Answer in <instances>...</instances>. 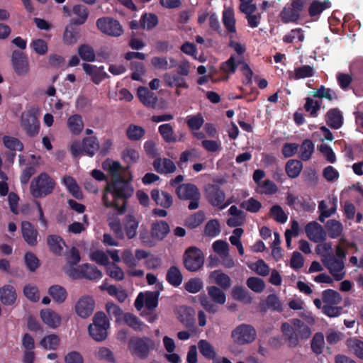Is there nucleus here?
Returning <instances> with one entry per match:
<instances>
[{
	"label": "nucleus",
	"instance_id": "nucleus-1",
	"mask_svg": "<svg viewBox=\"0 0 363 363\" xmlns=\"http://www.w3.org/2000/svg\"><path fill=\"white\" fill-rule=\"evenodd\" d=\"M103 168L108 170L112 179L108 182L104 191L102 201L106 208H114L118 214L125 211L126 199L133 194V187L128 167L123 168L119 162L107 160L103 163Z\"/></svg>",
	"mask_w": 363,
	"mask_h": 363
},
{
	"label": "nucleus",
	"instance_id": "nucleus-2",
	"mask_svg": "<svg viewBox=\"0 0 363 363\" xmlns=\"http://www.w3.org/2000/svg\"><path fill=\"white\" fill-rule=\"evenodd\" d=\"M93 323L88 326L89 335L96 342H101L106 339L109 321L104 312H97L94 314Z\"/></svg>",
	"mask_w": 363,
	"mask_h": 363
},
{
	"label": "nucleus",
	"instance_id": "nucleus-3",
	"mask_svg": "<svg viewBox=\"0 0 363 363\" xmlns=\"http://www.w3.org/2000/svg\"><path fill=\"white\" fill-rule=\"evenodd\" d=\"M55 186V182L48 174L41 173L31 182L30 193L35 198L43 197L51 194Z\"/></svg>",
	"mask_w": 363,
	"mask_h": 363
},
{
	"label": "nucleus",
	"instance_id": "nucleus-4",
	"mask_svg": "<svg viewBox=\"0 0 363 363\" xmlns=\"http://www.w3.org/2000/svg\"><path fill=\"white\" fill-rule=\"evenodd\" d=\"M129 349L132 354L140 359H145L155 347V342L147 337H133L129 341Z\"/></svg>",
	"mask_w": 363,
	"mask_h": 363
},
{
	"label": "nucleus",
	"instance_id": "nucleus-5",
	"mask_svg": "<svg viewBox=\"0 0 363 363\" xmlns=\"http://www.w3.org/2000/svg\"><path fill=\"white\" fill-rule=\"evenodd\" d=\"M205 194L208 203L220 210L225 208L230 203V201L224 203L225 194L218 184H208L205 187Z\"/></svg>",
	"mask_w": 363,
	"mask_h": 363
},
{
	"label": "nucleus",
	"instance_id": "nucleus-6",
	"mask_svg": "<svg viewBox=\"0 0 363 363\" xmlns=\"http://www.w3.org/2000/svg\"><path fill=\"white\" fill-rule=\"evenodd\" d=\"M204 257L202 251L196 247H190L186 250L183 256V264L190 272L199 270L203 264Z\"/></svg>",
	"mask_w": 363,
	"mask_h": 363
},
{
	"label": "nucleus",
	"instance_id": "nucleus-7",
	"mask_svg": "<svg viewBox=\"0 0 363 363\" xmlns=\"http://www.w3.org/2000/svg\"><path fill=\"white\" fill-rule=\"evenodd\" d=\"M233 341L238 345H245L252 342L257 337L256 330L249 324H240L231 333Z\"/></svg>",
	"mask_w": 363,
	"mask_h": 363
},
{
	"label": "nucleus",
	"instance_id": "nucleus-8",
	"mask_svg": "<svg viewBox=\"0 0 363 363\" xmlns=\"http://www.w3.org/2000/svg\"><path fill=\"white\" fill-rule=\"evenodd\" d=\"M96 26L102 33L113 37H118L123 33L121 23L117 20L110 17L99 18L96 21Z\"/></svg>",
	"mask_w": 363,
	"mask_h": 363
},
{
	"label": "nucleus",
	"instance_id": "nucleus-9",
	"mask_svg": "<svg viewBox=\"0 0 363 363\" xmlns=\"http://www.w3.org/2000/svg\"><path fill=\"white\" fill-rule=\"evenodd\" d=\"M69 277L73 279L84 278L94 280L101 279L102 273L96 266L90 264H84L78 266L77 271H69Z\"/></svg>",
	"mask_w": 363,
	"mask_h": 363
},
{
	"label": "nucleus",
	"instance_id": "nucleus-10",
	"mask_svg": "<svg viewBox=\"0 0 363 363\" xmlns=\"http://www.w3.org/2000/svg\"><path fill=\"white\" fill-rule=\"evenodd\" d=\"M322 262L336 281H341L344 279L345 272H343L345 267L343 260L337 259L333 255H328L326 258L322 259Z\"/></svg>",
	"mask_w": 363,
	"mask_h": 363
},
{
	"label": "nucleus",
	"instance_id": "nucleus-11",
	"mask_svg": "<svg viewBox=\"0 0 363 363\" xmlns=\"http://www.w3.org/2000/svg\"><path fill=\"white\" fill-rule=\"evenodd\" d=\"M21 125L26 134L30 137H34L38 134L39 121L36 116L30 112L22 113Z\"/></svg>",
	"mask_w": 363,
	"mask_h": 363
},
{
	"label": "nucleus",
	"instance_id": "nucleus-12",
	"mask_svg": "<svg viewBox=\"0 0 363 363\" xmlns=\"http://www.w3.org/2000/svg\"><path fill=\"white\" fill-rule=\"evenodd\" d=\"M201 194L198 187L193 184H183V199L190 200L188 208L194 210L199 208Z\"/></svg>",
	"mask_w": 363,
	"mask_h": 363
},
{
	"label": "nucleus",
	"instance_id": "nucleus-13",
	"mask_svg": "<svg viewBox=\"0 0 363 363\" xmlns=\"http://www.w3.org/2000/svg\"><path fill=\"white\" fill-rule=\"evenodd\" d=\"M303 10L296 6L293 1L287 4L283 8L279 13V17L282 23L286 24L289 23H297L300 18L301 12Z\"/></svg>",
	"mask_w": 363,
	"mask_h": 363
},
{
	"label": "nucleus",
	"instance_id": "nucleus-14",
	"mask_svg": "<svg viewBox=\"0 0 363 363\" xmlns=\"http://www.w3.org/2000/svg\"><path fill=\"white\" fill-rule=\"evenodd\" d=\"M94 305V301L91 297L83 296L76 303L75 312L81 318H86L92 314Z\"/></svg>",
	"mask_w": 363,
	"mask_h": 363
},
{
	"label": "nucleus",
	"instance_id": "nucleus-15",
	"mask_svg": "<svg viewBox=\"0 0 363 363\" xmlns=\"http://www.w3.org/2000/svg\"><path fill=\"white\" fill-rule=\"evenodd\" d=\"M12 64L16 73L18 75H26L29 71L28 58L22 52L13 51Z\"/></svg>",
	"mask_w": 363,
	"mask_h": 363
},
{
	"label": "nucleus",
	"instance_id": "nucleus-16",
	"mask_svg": "<svg viewBox=\"0 0 363 363\" xmlns=\"http://www.w3.org/2000/svg\"><path fill=\"white\" fill-rule=\"evenodd\" d=\"M307 237L315 242L325 240L326 233L320 224L315 221L308 223L305 228Z\"/></svg>",
	"mask_w": 363,
	"mask_h": 363
},
{
	"label": "nucleus",
	"instance_id": "nucleus-17",
	"mask_svg": "<svg viewBox=\"0 0 363 363\" xmlns=\"http://www.w3.org/2000/svg\"><path fill=\"white\" fill-rule=\"evenodd\" d=\"M21 233L25 242L30 246L38 244V233L33 225L28 221L21 223Z\"/></svg>",
	"mask_w": 363,
	"mask_h": 363
},
{
	"label": "nucleus",
	"instance_id": "nucleus-18",
	"mask_svg": "<svg viewBox=\"0 0 363 363\" xmlns=\"http://www.w3.org/2000/svg\"><path fill=\"white\" fill-rule=\"evenodd\" d=\"M83 69L96 84H99L103 79L109 77L108 74L104 71L103 66L96 67V65L84 63Z\"/></svg>",
	"mask_w": 363,
	"mask_h": 363
},
{
	"label": "nucleus",
	"instance_id": "nucleus-19",
	"mask_svg": "<svg viewBox=\"0 0 363 363\" xmlns=\"http://www.w3.org/2000/svg\"><path fill=\"white\" fill-rule=\"evenodd\" d=\"M123 232L128 239H133L137 235L139 226L138 219L132 214H128L123 220Z\"/></svg>",
	"mask_w": 363,
	"mask_h": 363
},
{
	"label": "nucleus",
	"instance_id": "nucleus-20",
	"mask_svg": "<svg viewBox=\"0 0 363 363\" xmlns=\"http://www.w3.org/2000/svg\"><path fill=\"white\" fill-rule=\"evenodd\" d=\"M327 125L333 129H339L343 124L342 113L338 108H330L325 114Z\"/></svg>",
	"mask_w": 363,
	"mask_h": 363
},
{
	"label": "nucleus",
	"instance_id": "nucleus-21",
	"mask_svg": "<svg viewBox=\"0 0 363 363\" xmlns=\"http://www.w3.org/2000/svg\"><path fill=\"white\" fill-rule=\"evenodd\" d=\"M77 25L69 22L63 33V42L66 45H73L76 43L80 38V29L77 27Z\"/></svg>",
	"mask_w": 363,
	"mask_h": 363
},
{
	"label": "nucleus",
	"instance_id": "nucleus-22",
	"mask_svg": "<svg viewBox=\"0 0 363 363\" xmlns=\"http://www.w3.org/2000/svg\"><path fill=\"white\" fill-rule=\"evenodd\" d=\"M40 318L43 323L51 328H56L61 323L60 315L50 308L41 310Z\"/></svg>",
	"mask_w": 363,
	"mask_h": 363
},
{
	"label": "nucleus",
	"instance_id": "nucleus-23",
	"mask_svg": "<svg viewBox=\"0 0 363 363\" xmlns=\"http://www.w3.org/2000/svg\"><path fill=\"white\" fill-rule=\"evenodd\" d=\"M138 96L140 101L148 108H157V96L146 87L140 86L138 89Z\"/></svg>",
	"mask_w": 363,
	"mask_h": 363
},
{
	"label": "nucleus",
	"instance_id": "nucleus-24",
	"mask_svg": "<svg viewBox=\"0 0 363 363\" xmlns=\"http://www.w3.org/2000/svg\"><path fill=\"white\" fill-rule=\"evenodd\" d=\"M169 232V226L164 220L153 223L151 226V237L157 240H163Z\"/></svg>",
	"mask_w": 363,
	"mask_h": 363
},
{
	"label": "nucleus",
	"instance_id": "nucleus-25",
	"mask_svg": "<svg viewBox=\"0 0 363 363\" xmlns=\"http://www.w3.org/2000/svg\"><path fill=\"white\" fill-rule=\"evenodd\" d=\"M17 298L15 288L11 285H5L0 288V301L6 306L14 304Z\"/></svg>",
	"mask_w": 363,
	"mask_h": 363
},
{
	"label": "nucleus",
	"instance_id": "nucleus-26",
	"mask_svg": "<svg viewBox=\"0 0 363 363\" xmlns=\"http://www.w3.org/2000/svg\"><path fill=\"white\" fill-rule=\"evenodd\" d=\"M72 12L76 17L72 18L70 22L78 26L85 23L89 15L88 9L82 4L74 5L72 8Z\"/></svg>",
	"mask_w": 363,
	"mask_h": 363
},
{
	"label": "nucleus",
	"instance_id": "nucleus-27",
	"mask_svg": "<svg viewBox=\"0 0 363 363\" xmlns=\"http://www.w3.org/2000/svg\"><path fill=\"white\" fill-rule=\"evenodd\" d=\"M281 330L288 340L289 346L290 347H296L298 345L300 337L292 325L286 322L283 323Z\"/></svg>",
	"mask_w": 363,
	"mask_h": 363
},
{
	"label": "nucleus",
	"instance_id": "nucleus-28",
	"mask_svg": "<svg viewBox=\"0 0 363 363\" xmlns=\"http://www.w3.org/2000/svg\"><path fill=\"white\" fill-rule=\"evenodd\" d=\"M210 279H213L216 284L223 290L228 289L231 286V279L230 277L222 272L220 270H215L210 274Z\"/></svg>",
	"mask_w": 363,
	"mask_h": 363
},
{
	"label": "nucleus",
	"instance_id": "nucleus-29",
	"mask_svg": "<svg viewBox=\"0 0 363 363\" xmlns=\"http://www.w3.org/2000/svg\"><path fill=\"white\" fill-rule=\"evenodd\" d=\"M151 197L157 205L167 208L172 204V197L167 192H160L158 189H153L151 191Z\"/></svg>",
	"mask_w": 363,
	"mask_h": 363
},
{
	"label": "nucleus",
	"instance_id": "nucleus-30",
	"mask_svg": "<svg viewBox=\"0 0 363 363\" xmlns=\"http://www.w3.org/2000/svg\"><path fill=\"white\" fill-rule=\"evenodd\" d=\"M208 295L213 303L223 305L225 303L226 296L221 288L216 286H209L206 287Z\"/></svg>",
	"mask_w": 363,
	"mask_h": 363
},
{
	"label": "nucleus",
	"instance_id": "nucleus-31",
	"mask_svg": "<svg viewBox=\"0 0 363 363\" xmlns=\"http://www.w3.org/2000/svg\"><path fill=\"white\" fill-rule=\"evenodd\" d=\"M81 259L79 250L73 247L69 252V257H68L66 264L64 266V271L69 276V271H77L78 267H76L77 264Z\"/></svg>",
	"mask_w": 363,
	"mask_h": 363
},
{
	"label": "nucleus",
	"instance_id": "nucleus-32",
	"mask_svg": "<svg viewBox=\"0 0 363 363\" xmlns=\"http://www.w3.org/2000/svg\"><path fill=\"white\" fill-rule=\"evenodd\" d=\"M291 325L294 328L300 339L306 340L311 335V328L303 320L298 318L294 319Z\"/></svg>",
	"mask_w": 363,
	"mask_h": 363
},
{
	"label": "nucleus",
	"instance_id": "nucleus-33",
	"mask_svg": "<svg viewBox=\"0 0 363 363\" xmlns=\"http://www.w3.org/2000/svg\"><path fill=\"white\" fill-rule=\"evenodd\" d=\"M303 169V164L298 160H289L285 166V171L289 178L298 177Z\"/></svg>",
	"mask_w": 363,
	"mask_h": 363
},
{
	"label": "nucleus",
	"instance_id": "nucleus-34",
	"mask_svg": "<svg viewBox=\"0 0 363 363\" xmlns=\"http://www.w3.org/2000/svg\"><path fill=\"white\" fill-rule=\"evenodd\" d=\"M47 242L52 251L55 255H61L65 243L62 238L56 235H51L47 238Z\"/></svg>",
	"mask_w": 363,
	"mask_h": 363
},
{
	"label": "nucleus",
	"instance_id": "nucleus-35",
	"mask_svg": "<svg viewBox=\"0 0 363 363\" xmlns=\"http://www.w3.org/2000/svg\"><path fill=\"white\" fill-rule=\"evenodd\" d=\"M342 299L340 294L333 289H326L322 293V300L325 305H337Z\"/></svg>",
	"mask_w": 363,
	"mask_h": 363
},
{
	"label": "nucleus",
	"instance_id": "nucleus-36",
	"mask_svg": "<svg viewBox=\"0 0 363 363\" xmlns=\"http://www.w3.org/2000/svg\"><path fill=\"white\" fill-rule=\"evenodd\" d=\"M67 126L72 133L79 135L84 128L82 116L79 114L71 116L67 120Z\"/></svg>",
	"mask_w": 363,
	"mask_h": 363
},
{
	"label": "nucleus",
	"instance_id": "nucleus-37",
	"mask_svg": "<svg viewBox=\"0 0 363 363\" xmlns=\"http://www.w3.org/2000/svg\"><path fill=\"white\" fill-rule=\"evenodd\" d=\"M314 152V144L310 139L303 140L299 148V157L303 161H308L311 158Z\"/></svg>",
	"mask_w": 363,
	"mask_h": 363
},
{
	"label": "nucleus",
	"instance_id": "nucleus-38",
	"mask_svg": "<svg viewBox=\"0 0 363 363\" xmlns=\"http://www.w3.org/2000/svg\"><path fill=\"white\" fill-rule=\"evenodd\" d=\"M328 235L330 238H337L342 233L343 227L342 223L336 220H329L325 224Z\"/></svg>",
	"mask_w": 363,
	"mask_h": 363
},
{
	"label": "nucleus",
	"instance_id": "nucleus-39",
	"mask_svg": "<svg viewBox=\"0 0 363 363\" xmlns=\"http://www.w3.org/2000/svg\"><path fill=\"white\" fill-rule=\"evenodd\" d=\"M82 145L84 152L90 157L94 156L95 152L99 149L98 140L94 136L84 138Z\"/></svg>",
	"mask_w": 363,
	"mask_h": 363
},
{
	"label": "nucleus",
	"instance_id": "nucleus-40",
	"mask_svg": "<svg viewBox=\"0 0 363 363\" xmlns=\"http://www.w3.org/2000/svg\"><path fill=\"white\" fill-rule=\"evenodd\" d=\"M63 183L74 198L77 199H82V192L73 177L70 176L64 177Z\"/></svg>",
	"mask_w": 363,
	"mask_h": 363
},
{
	"label": "nucleus",
	"instance_id": "nucleus-41",
	"mask_svg": "<svg viewBox=\"0 0 363 363\" xmlns=\"http://www.w3.org/2000/svg\"><path fill=\"white\" fill-rule=\"evenodd\" d=\"M49 294L59 303H63L67 298V293L66 289L60 285H53L49 289Z\"/></svg>",
	"mask_w": 363,
	"mask_h": 363
},
{
	"label": "nucleus",
	"instance_id": "nucleus-42",
	"mask_svg": "<svg viewBox=\"0 0 363 363\" xmlns=\"http://www.w3.org/2000/svg\"><path fill=\"white\" fill-rule=\"evenodd\" d=\"M158 23V18L155 13H145L140 18V27L143 29L151 30Z\"/></svg>",
	"mask_w": 363,
	"mask_h": 363
},
{
	"label": "nucleus",
	"instance_id": "nucleus-43",
	"mask_svg": "<svg viewBox=\"0 0 363 363\" xmlns=\"http://www.w3.org/2000/svg\"><path fill=\"white\" fill-rule=\"evenodd\" d=\"M177 72L166 73L164 74L163 79L166 84L169 86L179 87L182 84V67L178 68Z\"/></svg>",
	"mask_w": 363,
	"mask_h": 363
},
{
	"label": "nucleus",
	"instance_id": "nucleus-44",
	"mask_svg": "<svg viewBox=\"0 0 363 363\" xmlns=\"http://www.w3.org/2000/svg\"><path fill=\"white\" fill-rule=\"evenodd\" d=\"M4 146L11 151H22L23 150V144L18 138L4 135L2 138Z\"/></svg>",
	"mask_w": 363,
	"mask_h": 363
},
{
	"label": "nucleus",
	"instance_id": "nucleus-45",
	"mask_svg": "<svg viewBox=\"0 0 363 363\" xmlns=\"http://www.w3.org/2000/svg\"><path fill=\"white\" fill-rule=\"evenodd\" d=\"M166 279L173 286H179L182 283V274L179 268L171 267L167 272Z\"/></svg>",
	"mask_w": 363,
	"mask_h": 363
},
{
	"label": "nucleus",
	"instance_id": "nucleus-46",
	"mask_svg": "<svg viewBox=\"0 0 363 363\" xmlns=\"http://www.w3.org/2000/svg\"><path fill=\"white\" fill-rule=\"evenodd\" d=\"M313 96L320 99L325 98L329 101L336 100L338 99V96L334 90L330 88H326L323 85H321L318 89L313 91Z\"/></svg>",
	"mask_w": 363,
	"mask_h": 363
},
{
	"label": "nucleus",
	"instance_id": "nucleus-47",
	"mask_svg": "<svg viewBox=\"0 0 363 363\" xmlns=\"http://www.w3.org/2000/svg\"><path fill=\"white\" fill-rule=\"evenodd\" d=\"M314 72L313 67L310 65H303L295 68L294 75L293 77L290 76V79L298 80L300 79L311 77L314 75Z\"/></svg>",
	"mask_w": 363,
	"mask_h": 363
},
{
	"label": "nucleus",
	"instance_id": "nucleus-48",
	"mask_svg": "<svg viewBox=\"0 0 363 363\" xmlns=\"http://www.w3.org/2000/svg\"><path fill=\"white\" fill-rule=\"evenodd\" d=\"M321 101H314L313 99L310 97L306 98V104L304 105V108L306 112L310 113L311 117H317L318 114V111L321 107Z\"/></svg>",
	"mask_w": 363,
	"mask_h": 363
},
{
	"label": "nucleus",
	"instance_id": "nucleus-49",
	"mask_svg": "<svg viewBox=\"0 0 363 363\" xmlns=\"http://www.w3.org/2000/svg\"><path fill=\"white\" fill-rule=\"evenodd\" d=\"M324 344L323 334L322 333H315L311 343L312 351L317 355L320 354L323 352Z\"/></svg>",
	"mask_w": 363,
	"mask_h": 363
},
{
	"label": "nucleus",
	"instance_id": "nucleus-50",
	"mask_svg": "<svg viewBox=\"0 0 363 363\" xmlns=\"http://www.w3.org/2000/svg\"><path fill=\"white\" fill-rule=\"evenodd\" d=\"M205 219V215L203 211H199L185 220V225L189 228H195L200 225Z\"/></svg>",
	"mask_w": 363,
	"mask_h": 363
},
{
	"label": "nucleus",
	"instance_id": "nucleus-51",
	"mask_svg": "<svg viewBox=\"0 0 363 363\" xmlns=\"http://www.w3.org/2000/svg\"><path fill=\"white\" fill-rule=\"evenodd\" d=\"M223 22L230 33H235V19L232 10H225L223 13Z\"/></svg>",
	"mask_w": 363,
	"mask_h": 363
},
{
	"label": "nucleus",
	"instance_id": "nucleus-52",
	"mask_svg": "<svg viewBox=\"0 0 363 363\" xmlns=\"http://www.w3.org/2000/svg\"><path fill=\"white\" fill-rule=\"evenodd\" d=\"M204 233L206 235L211 238L218 236L220 233V224L218 220L212 219L208 221L205 225Z\"/></svg>",
	"mask_w": 363,
	"mask_h": 363
},
{
	"label": "nucleus",
	"instance_id": "nucleus-53",
	"mask_svg": "<svg viewBox=\"0 0 363 363\" xmlns=\"http://www.w3.org/2000/svg\"><path fill=\"white\" fill-rule=\"evenodd\" d=\"M108 226L119 239L124 238V232L120 219L118 217H110L108 218Z\"/></svg>",
	"mask_w": 363,
	"mask_h": 363
},
{
	"label": "nucleus",
	"instance_id": "nucleus-54",
	"mask_svg": "<svg viewBox=\"0 0 363 363\" xmlns=\"http://www.w3.org/2000/svg\"><path fill=\"white\" fill-rule=\"evenodd\" d=\"M78 53L81 58L87 62H94L96 55L92 47L89 45H82L78 48Z\"/></svg>",
	"mask_w": 363,
	"mask_h": 363
},
{
	"label": "nucleus",
	"instance_id": "nucleus-55",
	"mask_svg": "<svg viewBox=\"0 0 363 363\" xmlns=\"http://www.w3.org/2000/svg\"><path fill=\"white\" fill-rule=\"evenodd\" d=\"M198 347L201 354L206 359H209L216 354L214 347L206 340H201L198 343Z\"/></svg>",
	"mask_w": 363,
	"mask_h": 363
},
{
	"label": "nucleus",
	"instance_id": "nucleus-56",
	"mask_svg": "<svg viewBox=\"0 0 363 363\" xmlns=\"http://www.w3.org/2000/svg\"><path fill=\"white\" fill-rule=\"evenodd\" d=\"M269 212L277 223H285L287 221L288 216L281 206L278 204L274 205L271 207Z\"/></svg>",
	"mask_w": 363,
	"mask_h": 363
},
{
	"label": "nucleus",
	"instance_id": "nucleus-57",
	"mask_svg": "<svg viewBox=\"0 0 363 363\" xmlns=\"http://www.w3.org/2000/svg\"><path fill=\"white\" fill-rule=\"evenodd\" d=\"M296 38L300 42H303L304 40L305 36L303 35V30L300 28L292 29L283 37L282 40L285 43H292Z\"/></svg>",
	"mask_w": 363,
	"mask_h": 363
},
{
	"label": "nucleus",
	"instance_id": "nucleus-58",
	"mask_svg": "<svg viewBox=\"0 0 363 363\" xmlns=\"http://www.w3.org/2000/svg\"><path fill=\"white\" fill-rule=\"evenodd\" d=\"M124 320L127 325L136 331L143 330L145 326V324L138 317L131 313H125L124 315Z\"/></svg>",
	"mask_w": 363,
	"mask_h": 363
},
{
	"label": "nucleus",
	"instance_id": "nucleus-59",
	"mask_svg": "<svg viewBox=\"0 0 363 363\" xmlns=\"http://www.w3.org/2000/svg\"><path fill=\"white\" fill-rule=\"evenodd\" d=\"M232 297L240 301L250 302L251 298L248 296L247 291L241 286H235L232 289Z\"/></svg>",
	"mask_w": 363,
	"mask_h": 363
},
{
	"label": "nucleus",
	"instance_id": "nucleus-60",
	"mask_svg": "<svg viewBox=\"0 0 363 363\" xmlns=\"http://www.w3.org/2000/svg\"><path fill=\"white\" fill-rule=\"evenodd\" d=\"M240 207L250 213H257L262 208V203L259 201L251 197L242 202Z\"/></svg>",
	"mask_w": 363,
	"mask_h": 363
},
{
	"label": "nucleus",
	"instance_id": "nucleus-61",
	"mask_svg": "<svg viewBox=\"0 0 363 363\" xmlns=\"http://www.w3.org/2000/svg\"><path fill=\"white\" fill-rule=\"evenodd\" d=\"M247 286L256 293L262 292L265 287L264 281L258 277H250L247 280Z\"/></svg>",
	"mask_w": 363,
	"mask_h": 363
},
{
	"label": "nucleus",
	"instance_id": "nucleus-62",
	"mask_svg": "<svg viewBox=\"0 0 363 363\" xmlns=\"http://www.w3.org/2000/svg\"><path fill=\"white\" fill-rule=\"evenodd\" d=\"M60 339L56 335H50L44 337L41 342V345L47 350H55L58 346Z\"/></svg>",
	"mask_w": 363,
	"mask_h": 363
},
{
	"label": "nucleus",
	"instance_id": "nucleus-63",
	"mask_svg": "<svg viewBox=\"0 0 363 363\" xmlns=\"http://www.w3.org/2000/svg\"><path fill=\"white\" fill-rule=\"evenodd\" d=\"M145 133L144 129L141 126L130 125L127 130V135L130 140H138Z\"/></svg>",
	"mask_w": 363,
	"mask_h": 363
},
{
	"label": "nucleus",
	"instance_id": "nucleus-64",
	"mask_svg": "<svg viewBox=\"0 0 363 363\" xmlns=\"http://www.w3.org/2000/svg\"><path fill=\"white\" fill-rule=\"evenodd\" d=\"M213 249L220 257L228 255L229 245L226 241L218 240L213 243Z\"/></svg>",
	"mask_w": 363,
	"mask_h": 363
}]
</instances>
